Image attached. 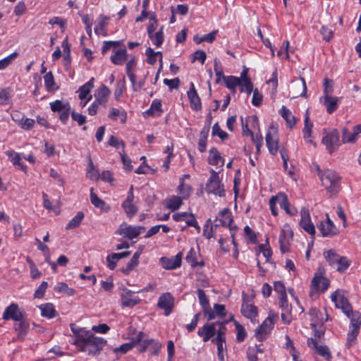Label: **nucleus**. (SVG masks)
<instances>
[{"mask_svg": "<svg viewBox=\"0 0 361 361\" xmlns=\"http://www.w3.org/2000/svg\"><path fill=\"white\" fill-rule=\"evenodd\" d=\"M350 326L360 328L361 326V314L357 311L350 313Z\"/></svg>", "mask_w": 361, "mask_h": 361, "instance_id": "nucleus-53", "label": "nucleus"}, {"mask_svg": "<svg viewBox=\"0 0 361 361\" xmlns=\"http://www.w3.org/2000/svg\"><path fill=\"white\" fill-rule=\"evenodd\" d=\"M90 200L92 204L97 208L100 209L104 212H108L110 210V207L106 205L105 202L99 198L94 192L93 188L90 190Z\"/></svg>", "mask_w": 361, "mask_h": 361, "instance_id": "nucleus-26", "label": "nucleus"}, {"mask_svg": "<svg viewBox=\"0 0 361 361\" xmlns=\"http://www.w3.org/2000/svg\"><path fill=\"white\" fill-rule=\"evenodd\" d=\"M73 343L81 351L87 352L89 355H96L102 350L106 344V341L94 336L90 331H83L79 333L78 338L74 339Z\"/></svg>", "mask_w": 361, "mask_h": 361, "instance_id": "nucleus-1", "label": "nucleus"}, {"mask_svg": "<svg viewBox=\"0 0 361 361\" xmlns=\"http://www.w3.org/2000/svg\"><path fill=\"white\" fill-rule=\"evenodd\" d=\"M182 254L178 253L175 257L167 258L163 257L160 259L162 267L165 269H175L181 265Z\"/></svg>", "mask_w": 361, "mask_h": 361, "instance_id": "nucleus-17", "label": "nucleus"}, {"mask_svg": "<svg viewBox=\"0 0 361 361\" xmlns=\"http://www.w3.org/2000/svg\"><path fill=\"white\" fill-rule=\"evenodd\" d=\"M50 107L52 111L58 112L59 114L68 109L71 105L68 102H63L61 100H56L50 103Z\"/></svg>", "mask_w": 361, "mask_h": 361, "instance_id": "nucleus-35", "label": "nucleus"}, {"mask_svg": "<svg viewBox=\"0 0 361 361\" xmlns=\"http://www.w3.org/2000/svg\"><path fill=\"white\" fill-rule=\"evenodd\" d=\"M120 116H123V118L121 120L122 123H125L126 120V113L125 111H121L120 110L116 108H111L109 109L108 116L111 120L116 121L118 119V117Z\"/></svg>", "mask_w": 361, "mask_h": 361, "instance_id": "nucleus-45", "label": "nucleus"}, {"mask_svg": "<svg viewBox=\"0 0 361 361\" xmlns=\"http://www.w3.org/2000/svg\"><path fill=\"white\" fill-rule=\"evenodd\" d=\"M322 143L330 154L336 151L341 145L340 135L337 129H333L322 138Z\"/></svg>", "mask_w": 361, "mask_h": 361, "instance_id": "nucleus-6", "label": "nucleus"}, {"mask_svg": "<svg viewBox=\"0 0 361 361\" xmlns=\"http://www.w3.org/2000/svg\"><path fill=\"white\" fill-rule=\"evenodd\" d=\"M235 329L237 331L236 340L238 342H243L247 336L246 331L244 327L238 322H235Z\"/></svg>", "mask_w": 361, "mask_h": 361, "instance_id": "nucleus-56", "label": "nucleus"}, {"mask_svg": "<svg viewBox=\"0 0 361 361\" xmlns=\"http://www.w3.org/2000/svg\"><path fill=\"white\" fill-rule=\"evenodd\" d=\"M145 230L144 226H121L116 231V233L121 235H123L129 239H133L137 238L142 232Z\"/></svg>", "mask_w": 361, "mask_h": 361, "instance_id": "nucleus-14", "label": "nucleus"}, {"mask_svg": "<svg viewBox=\"0 0 361 361\" xmlns=\"http://www.w3.org/2000/svg\"><path fill=\"white\" fill-rule=\"evenodd\" d=\"M197 296H198L200 303L202 305L203 309H206L209 307V300L203 290H202V289L197 290Z\"/></svg>", "mask_w": 361, "mask_h": 361, "instance_id": "nucleus-57", "label": "nucleus"}, {"mask_svg": "<svg viewBox=\"0 0 361 361\" xmlns=\"http://www.w3.org/2000/svg\"><path fill=\"white\" fill-rule=\"evenodd\" d=\"M210 178L206 183L205 190L208 194H214L219 197L225 196V190L221 183L217 172L214 169H210Z\"/></svg>", "mask_w": 361, "mask_h": 361, "instance_id": "nucleus-2", "label": "nucleus"}, {"mask_svg": "<svg viewBox=\"0 0 361 361\" xmlns=\"http://www.w3.org/2000/svg\"><path fill=\"white\" fill-rule=\"evenodd\" d=\"M121 300L123 306L129 307L139 304L141 301V300L135 295V292L126 288L123 289L121 295Z\"/></svg>", "mask_w": 361, "mask_h": 361, "instance_id": "nucleus-15", "label": "nucleus"}, {"mask_svg": "<svg viewBox=\"0 0 361 361\" xmlns=\"http://www.w3.org/2000/svg\"><path fill=\"white\" fill-rule=\"evenodd\" d=\"M146 55L147 56V63L151 65H154L157 62V56L159 55L160 61H162L161 53L160 51L155 52L152 48L149 47L146 50Z\"/></svg>", "mask_w": 361, "mask_h": 361, "instance_id": "nucleus-43", "label": "nucleus"}, {"mask_svg": "<svg viewBox=\"0 0 361 361\" xmlns=\"http://www.w3.org/2000/svg\"><path fill=\"white\" fill-rule=\"evenodd\" d=\"M293 237V232L290 229H283L280 233L279 242L280 243V250L283 253L289 250L290 240Z\"/></svg>", "mask_w": 361, "mask_h": 361, "instance_id": "nucleus-21", "label": "nucleus"}, {"mask_svg": "<svg viewBox=\"0 0 361 361\" xmlns=\"http://www.w3.org/2000/svg\"><path fill=\"white\" fill-rule=\"evenodd\" d=\"M307 345L310 348H313L316 350V352L324 358H325L327 361H330L331 359V354L326 345H318L317 341L314 338H309L307 340Z\"/></svg>", "mask_w": 361, "mask_h": 361, "instance_id": "nucleus-19", "label": "nucleus"}, {"mask_svg": "<svg viewBox=\"0 0 361 361\" xmlns=\"http://www.w3.org/2000/svg\"><path fill=\"white\" fill-rule=\"evenodd\" d=\"M44 80L45 87H46L47 90L49 92H51V91H53V90H55V88H54V85H55L54 78V75H53V74H52V73L51 71L48 72L44 76Z\"/></svg>", "mask_w": 361, "mask_h": 361, "instance_id": "nucleus-47", "label": "nucleus"}, {"mask_svg": "<svg viewBox=\"0 0 361 361\" xmlns=\"http://www.w3.org/2000/svg\"><path fill=\"white\" fill-rule=\"evenodd\" d=\"M25 317V314L19 309L18 305L16 303H11L3 313V319L4 320L13 319L17 322L22 320Z\"/></svg>", "mask_w": 361, "mask_h": 361, "instance_id": "nucleus-8", "label": "nucleus"}, {"mask_svg": "<svg viewBox=\"0 0 361 361\" xmlns=\"http://www.w3.org/2000/svg\"><path fill=\"white\" fill-rule=\"evenodd\" d=\"M266 144L270 154L275 155L279 149V140L276 136V130L269 127L266 134Z\"/></svg>", "mask_w": 361, "mask_h": 361, "instance_id": "nucleus-9", "label": "nucleus"}, {"mask_svg": "<svg viewBox=\"0 0 361 361\" xmlns=\"http://www.w3.org/2000/svg\"><path fill=\"white\" fill-rule=\"evenodd\" d=\"M140 341L138 343V351L144 353L147 350L150 351L151 355H158L162 347L161 343L155 339L148 338L147 335L143 332V335L140 336Z\"/></svg>", "mask_w": 361, "mask_h": 361, "instance_id": "nucleus-3", "label": "nucleus"}, {"mask_svg": "<svg viewBox=\"0 0 361 361\" xmlns=\"http://www.w3.org/2000/svg\"><path fill=\"white\" fill-rule=\"evenodd\" d=\"M35 123V121L34 119L24 117L19 126L23 130H29L34 127Z\"/></svg>", "mask_w": 361, "mask_h": 361, "instance_id": "nucleus-58", "label": "nucleus"}, {"mask_svg": "<svg viewBox=\"0 0 361 361\" xmlns=\"http://www.w3.org/2000/svg\"><path fill=\"white\" fill-rule=\"evenodd\" d=\"M274 202L279 204L281 208L284 209L289 204L287 196L283 193H279L271 197Z\"/></svg>", "mask_w": 361, "mask_h": 361, "instance_id": "nucleus-50", "label": "nucleus"}, {"mask_svg": "<svg viewBox=\"0 0 361 361\" xmlns=\"http://www.w3.org/2000/svg\"><path fill=\"white\" fill-rule=\"evenodd\" d=\"M217 323H211L209 324H205L202 328H200L197 331L198 336L202 337L203 341L207 342L210 338H213L216 335V324ZM220 326L223 325V323H218Z\"/></svg>", "mask_w": 361, "mask_h": 361, "instance_id": "nucleus-16", "label": "nucleus"}, {"mask_svg": "<svg viewBox=\"0 0 361 361\" xmlns=\"http://www.w3.org/2000/svg\"><path fill=\"white\" fill-rule=\"evenodd\" d=\"M111 90L104 85H102L97 90H95L94 94V101L99 105L106 107Z\"/></svg>", "mask_w": 361, "mask_h": 361, "instance_id": "nucleus-13", "label": "nucleus"}, {"mask_svg": "<svg viewBox=\"0 0 361 361\" xmlns=\"http://www.w3.org/2000/svg\"><path fill=\"white\" fill-rule=\"evenodd\" d=\"M336 308L341 309L343 313L348 317H350L353 309L351 305L348 302V300L343 296L339 297V302L336 305Z\"/></svg>", "mask_w": 361, "mask_h": 361, "instance_id": "nucleus-31", "label": "nucleus"}, {"mask_svg": "<svg viewBox=\"0 0 361 361\" xmlns=\"http://www.w3.org/2000/svg\"><path fill=\"white\" fill-rule=\"evenodd\" d=\"M182 204V199L178 196H172L167 200L166 206L172 211L177 210Z\"/></svg>", "mask_w": 361, "mask_h": 361, "instance_id": "nucleus-40", "label": "nucleus"}, {"mask_svg": "<svg viewBox=\"0 0 361 361\" xmlns=\"http://www.w3.org/2000/svg\"><path fill=\"white\" fill-rule=\"evenodd\" d=\"M253 95L252 99V104L255 106H259L262 102V94L257 89L252 90Z\"/></svg>", "mask_w": 361, "mask_h": 361, "instance_id": "nucleus-62", "label": "nucleus"}, {"mask_svg": "<svg viewBox=\"0 0 361 361\" xmlns=\"http://www.w3.org/2000/svg\"><path fill=\"white\" fill-rule=\"evenodd\" d=\"M211 223V219H209L204 225V228L203 230V235L205 236L207 239H210L214 237V233L216 228L219 226L218 224H212L210 228L209 229V224Z\"/></svg>", "mask_w": 361, "mask_h": 361, "instance_id": "nucleus-37", "label": "nucleus"}, {"mask_svg": "<svg viewBox=\"0 0 361 361\" xmlns=\"http://www.w3.org/2000/svg\"><path fill=\"white\" fill-rule=\"evenodd\" d=\"M84 218V213L78 212L77 214L71 219L66 226V230H70L78 227Z\"/></svg>", "mask_w": 361, "mask_h": 361, "instance_id": "nucleus-36", "label": "nucleus"}, {"mask_svg": "<svg viewBox=\"0 0 361 361\" xmlns=\"http://www.w3.org/2000/svg\"><path fill=\"white\" fill-rule=\"evenodd\" d=\"M174 305V298L170 293H163L158 300L157 306L164 310L165 315L169 316Z\"/></svg>", "mask_w": 361, "mask_h": 361, "instance_id": "nucleus-11", "label": "nucleus"}, {"mask_svg": "<svg viewBox=\"0 0 361 361\" xmlns=\"http://www.w3.org/2000/svg\"><path fill=\"white\" fill-rule=\"evenodd\" d=\"M94 87V78H92L88 82L82 85L79 90V99L83 100L87 99V101L84 103L83 106H85L86 104L92 99V95L90 94L91 90Z\"/></svg>", "mask_w": 361, "mask_h": 361, "instance_id": "nucleus-22", "label": "nucleus"}, {"mask_svg": "<svg viewBox=\"0 0 361 361\" xmlns=\"http://www.w3.org/2000/svg\"><path fill=\"white\" fill-rule=\"evenodd\" d=\"M339 98L331 95H323L320 102L326 107L328 114H333L338 107Z\"/></svg>", "mask_w": 361, "mask_h": 361, "instance_id": "nucleus-18", "label": "nucleus"}, {"mask_svg": "<svg viewBox=\"0 0 361 361\" xmlns=\"http://www.w3.org/2000/svg\"><path fill=\"white\" fill-rule=\"evenodd\" d=\"M122 207L127 216L129 217H132L137 212V208L133 204V202L124 201L122 204Z\"/></svg>", "mask_w": 361, "mask_h": 361, "instance_id": "nucleus-46", "label": "nucleus"}, {"mask_svg": "<svg viewBox=\"0 0 361 361\" xmlns=\"http://www.w3.org/2000/svg\"><path fill=\"white\" fill-rule=\"evenodd\" d=\"M274 290L279 294V298L287 295L285 286L281 281H276L274 285Z\"/></svg>", "mask_w": 361, "mask_h": 361, "instance_id": "nucleus-63", "label": "nucleus"}, {"mask_svg": "<svg viewBox=\"0 0 361 361\" xmlns=\"http://www.w3.org/2000/svg\"><path fill=\"white\" fill-rule=\"evenodd\" d=\"M354 136L353 133H350L348 128L344 127L342 129V142L343 143H353L354 142Z\"/></svg>", "mask_w": 361, "mask_h": 361, "instance_id": "nucleus-60", "label": "nucleus"}, {"mask_svg": "<svg viewBox=\"0 0 361 361\" xmlns=\"http://www.w3.org/2000/svg\"><path fill=\"white\" fill-rule=\"evenodd\" d=\"M224 82L227 88L231 90L233 93L235 92V87L240 84V78L235 76H227L224 78Z\"/></svg>", "mask_w": 361, "mask_h": 361, "instance_id": "nucleus-38", "label": "nucleus"}, {"mask_svg": "<svg viewBox=\"0 0 361 361\" xmlns=\"http://www.w3.org/2000/svg\"><path fill=\"white\" fill-rule=\"evenodd\" d=\"M350 265V261L346 257H341L336 266V269L340 273L344 272Z\"/></svg>", "mask_w": 361, "mask_h": 361, "instance_id": "nucleus-49", "label": "nucleus"}, {"mask_svg": "<svg viewBox=\"0 0 361 361\" xmlns=\"http://www.w3.org/2000/svg\"><path fill=\"white\" fill-rule=\"evenodd\" d=\"M220 214L224 219H218L216 218L214 221L215 222L219 221L221 226L228 227L231 231H233V229H235L237 228L235 225L233 226V220L231 218V214L228 209L225 208L220 212Z\"/></svg>", "mask_w": 361, "mask_h": 361, "instance_id": "nucleus-25", "label": "nucleus"}, {"mask_svg": "<svg viewBox=\"0 0 361 361\" xmlns=\"http://www.w3.org/2000/svg\"><path fill=\"white\" fill-rule=\"evenodd\" d=\"M39 308L41 310V314L43 317L53 318L56 315L54 306L51 303H46L41 305Z\"/></svg>", "mask_w": 361, "mask_h": 361, "instance_id": "nucleus-34", "label": "nucleus"}, {"mask_svg": "<svg viewBox=\"0 0 361 361\" xmlns=\"http://www.w3.org/2000/svg\"><path fill=\"white\" fill-rule=\"evenodd\" d=\"M212 135H217L222 140H225L228 137L227 133L221 129L218 123H216L212 127Z\"/></svg>", "mask_w": 361, "mask_h": 361, "instance_id": "nucleus-55", "label": "nucleus"}, {"mask_svg": "<svg viewBox=\"0 0 361 361\" xmlns=\"http://www.w3.org/2000/svg\"><path fill=\"white\" fill-rule=\"evenodd\" d=\"M293 87L302 89V92L298 94V96L304 97H307V86L303 78H300L299 80L293 82Z\"/></svg>", "mask_w": 361, "mask_h": 361, "instance_id": "nucleus-54", "label": "nucleus"}, {"mask_svg": "<svg viewBox=\"0 0 361 361\" xmlns=\"http://www.w3.org/2000/svg\"><path fill=\"white\" fill-rule=\"evenodd\" d=\"M185 260L188 263H189L191 267H195L197 266L202 267L204 266V262H197L196 261V252L193 248H191L190 251L188 252Z\"/></svg>", "mask_w": 361, "mask_h": 361, "instance_id": "nucleus-41", "label": "nucleus"}, {"mask_svg": "<svg viewBox=\"0 0 361 361\" xmlns=\"http://www.w3.org/2000/svg\"><path fill=\"white\" fill-rule=\"evenodd\" d=\"M329 284V280L323 276V272L320 269L314 274L311 281L313 290L322 293L325 292L328 289Z\"/></svg>", "mask_w": 361, "mask_h": 361, "instance_id": "nucleus-7", "label": "nucleus"}, {"mask_svg": "<svg viewBox=\"0 0 361 361\" xmlns=\"http://www.w3.org/2000/svg\"><path fill=\"white\" fill-rule=\"evenodd\" d=\"M220 162H221V166H223L224 162V158L221 156L220 153L216 147H212L209 150L208 163L212 165L217 166Z\"/></svg>", "mask_w": 361, "mask_h": 361, "instance_id": "nucleus-27", "label": "nucleus"}, {"mask_svg": "<svg viewBox=\"0 0 361 361\" xmlns=\"http://www.w3.org/2000/svg\"><path fill=\"white\" fill-rule=\"evenodd\" d=\"M326 221H320L317 225V228L323 237H332L337 234L338 230L333 221L329 219L328 214H326Z\"/></svg>", "mask_w": 361, "mask_h": 361, "instance_id": "nucleus-10", "label": "nucleus"}, {"mask_svg": "<svg viewBox=\"0 0 361 361\" xmlns=\"http://www.w3.org/2000/svg\"><path fill=\"white\" fill-rule=\"evenodd\" d=\"M6 154L13 165L16 166L17 164H20V157L18 153L14 151H7Z\"/></svg>", "mask_w": 361, "mask_h": 361, "instance_id": "nucleus-64", "label": "nucleus"}, {"mask_svg": "<svg viewBox=\"0 0 361 361\" xmlns=\"http://www.w3.org/2000/svg\"><path fill=\"white\" fill-rule=\"evenodd\" d=\"M312 127L313 124L310 121L309 116L307 114L305 118V126L302 129L303 137L305 140L311 137Z\"/></svg>", "mask_w": 361, "mask_h": 361, "instance_id": "nucleus-48", "label": "nucleus"}, {"mask_svg": "<svg viewBox=\"0 0 361 361\" xmlns=\"http://www.w3.org/2000/svg\"><path fill=\"white\" fill-rule=\"evenodd\" d=\"M152 42L153 44L159 47L164 42V32H163V27L160 28L159 31H157L155 34H153L152 35V37H149Z\"/></svg>", "mask_w": 361, "mask_h": 361, "instance_id": "nucleus-52", "label": "nucleus"}, {"mask_svg": "<svg viewBox=\"0 0 361 361\" xmlns=\"http://www.w3.org/2000/svg\"><path fill=\"white\" fill-rule=\"evenodd\" d=\"M143 335L142 331H139L137 335L132 339V341L129 343H126L121 345L120 347L115 348L114 351L116 353L120 352L121 354H125L128 351L130 350L134 346L138 344L139 341H140V336Z\"/></svg>", "mask_w": 361, "mask_h": 361, "instance_id": "nucleus-24", "label": "nucleus"}, {"mask_svg": "<svg viewBox=\"0 0 361 361\" xmlns=\"http://www.w3.org/2000/svg\"><path fill=\"white\" fill-rule=\"evenodd\" d=\"M14 329L18 334V339L23 341L30 329V324L26 317L23 318L22 320L17 321V323L14 325Z\"/></svg>", "mask_w": 361, "mask_h": 361, "instance_id": "nucleus-23", "label": "nucleus"}, {"mask_svg": "<svg viewBox=\"0 0 361 361\" xmlns=\"http://www.w3.org/2000/svg\"><path fill=\"white\" fill-rule=\"evenodd\" d=\"M360 328L355 326H350V331L348 334L346 345L350 348L353 343H355L357 336L359 334Z\"/></svg>", "mask_w": 361, "mask_h": 361, "instance_id": "nucleus-39", "label": "nucleus"}, {"mask_svg": "<svg viewBox=\"0 0 361 361\" xmlns=\"http://www.w3.org/2000/svg\"><path fill=\"white\" fill-rule=\"evenodd\" d=\"M277 320V316L274 314H269V317L263 322V323L257 328L255 331V336L259 341H263L266 339L267 334L273 329L274 323Z\"/></svg>", "mask_w": 361, "mask_h": 361, "instance_id": "nucleus-5", "label": "nucleus"}, {"mask_svg": "<svg viewBox=\"0 0 361 361\" xmlns=\"http://www.w3.org/2000/svg\"><path fill=\"white\" fill-rule=\"evenodd\" d=\"M48 287V283L46 281H42L40 286L36 289L34 293L35 298H41L44 296V293Z\"/></svg>", "mask_w": 361, "mask_h": 361, "instance_id": "nucleus-61", "label": "nucleus"}, {"mask_svg": "<svg viewBox=\"0 0 361 361\" xmlns=\"http://www.w3.org/2000/svg\"><path fill=\"white\" fill-rule=\"evenodd\" d=\"M241 312L245 317L252 319L257 314V308L253 305L243 304Z\"/></svg>", "mask_w": 361, "mask_h": 361, "instance_id": "nucleus-33", "label": "nucleus"}, {"mask_svg": "<svg viewBox=\"0 0 361 361\" xmlns=\"http://www.w3.org/2000/svg\"><path fill=\"white\" fill-rule=\"evenodd\" d=\"M18 53L15 51L4 59L0 60V71L5 69L10 66L14 60L18 57Z\"/></svg>", "mask_w": 361, "mask_h": 361, "instance_id": "nucleus-42", "label": "nucleus"}, {"mask_svg": "<svg viewBox=\"0 0 361 361\" xmlns=\"http://www.w3.org/2000/svg\"><path fill=\"white\" fill-rule=\"evenodd\" d=\"M279 112L281 116L286 120L287 125L290 128H293L295 125V118L290 111L285 106H283Z\"/></svg>", "mask_w": 361, "mask_h": 361, "instance_id": "nucleus-29", "label": "nucleus"}, {"mask_svg": "<svg viewBox=\"0 0 361 361\" xmlns=\"http://www.w3.org/2000/svg\"><path fill=\"white\" fill-rule=\"evenodd\" d=\"M238 86L240 87L241 92H245L247 94H251L253 90V85L250 78H245L244 80L240 79V84Z\"/></svg>", "mask_w": 361, "mask_h": 361, "instance_id": "nucleus-44", "label": "nucleus"}, {"mask_svg": "<svg viewBox=\"0 0 361 361\" xmlns=\"http://www.w3.org/2000/svg\"><path fill=\"white\" fill-rule=\"evenodd\" d=\"M127 51L126 49L117 50L114 54L111 56V60L116 65H122L126 60Z\"/></svg>", "mask_w": 361, "mask_h": 361, "instance_id": "nucleus-30", "label": "nucleus"}, {"mask_svg": "<svg viewBox=\"0 0 361 361\" xmlns=\"http://www.w3.org/2000/svg\"><path fill=\"white\" fill-rule=\"evenodd\" d=\"M190 90L188 91V97L190 103V106L193 110L199 111L202 109L200 98L195 88L193 82H190Z\"/></svg>", "mask_w": 361, "mask_h": 361, "instance_id": "nucleus-20", "label": "nucleus"}, {"mask_svg": "<svg viewBox=\"0 0 361 361\" xmlns=\"http://www.w3.org/2000/svg\"><path fill=\"white\" fill-rule=\"evenodd\" d=\"M301 220L300 222V226L309 234L314 235L315 234V228L311 221L309 210L302 207L300 211Z\"/></svg>", "mask_w": 361, "mask_h": 361, "instance_id": "nucleus-12", "label": "nucleus"}, {"mask_svg": "<svg viewBox=\"0 0 361 361\" xmlns=\"http://www.w3.org/2000/svg\"><path fill=\"white\" fill-rule=\"evenodd\" d=\"M141 254V250H138L134 253L133 257L127 264L126 267L123 269V272L125 274H128L138 264V259Z\"/></svg>", "mask_w": 361, "mask_h": 361, "instance_id": "nucleus-32", "label": "nucleus"}, {"mask_svg": "<svg viewBox=\"0 0 361 361\" xmlns=\"http://www.w3.org/2000/svg\"><path fill=\"white\" fill-rule=\"evenodd\" d=\"M324 257L328 262L329 264L332 267H336L338 260L342 256H340L335 250H329L324 252Z\"/></svg>", "mask_w": 361, "mask_h": 361, "instance_id": "nucleus-28", "label": "nucleus"}, {"mask_svg": "<svg viewBox=\"0 0 361 361\" xmlns=\"http://www.w3.org/2000/svg\"><path fill=\"white\" fill-rule=\"evenodd\" d=\"M155 111L159 112V115L162 112L161 102L159 99H154L152 102L150 108L146 111V114L153 115Z\"/></svg>", "mask_w": 361, "mask_h": 361, "instance_id": "nucleus-51", "label": "nucleus"}, {"mask_svg": "<svg viewBox=\"0 0 361 361\" xmlns=\"http://www.w3.org/2000/svg\"><path fill=\"white\" fill-rule=\"evenodd\" d=\"M207 59L206 52L203 50H197L192 54V62L198 61L201 64H204Z\"/></svg>", "mask_w": 361, "mask_h": 361, "instance_id": "nucleus-59", "label": "nucleus"}, {"mask_svg": "<svg viewBox=\"0 0 361 361\" xmlns=\"http://www.w3.org/2000/svg\"><path fill=\"white\" fill-rule=\"evenodd\" d=\"M322 185L331 192H338V183L340 180L338 175L334 171L326 170L319 173Z\"/></svg>", "mask_w": 361, "mask_h": 361, "instance_id": "nucleus-4", "label": "nucleus"}]
</instances>
